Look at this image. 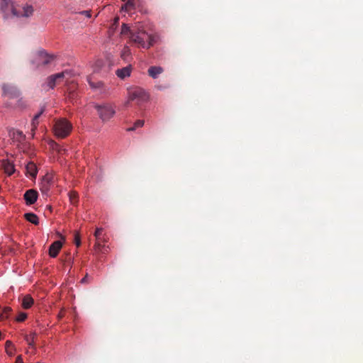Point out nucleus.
Instances as JSON below:
<instances>
[{"label": "nucleus", "mask_w": 363, "mask_h": 363, "mask_svg": "<svg viewBox=\"0 0 363 363\" xmlns=\"http://www.w3.org/2000/svg\"><path fill=\"white\" fill-rule=\"evenodd\" d=\"M6 352L9 356H12L13 354V345L11 341L7 340L5 344Z\"/></svg>", "instance_id": "5701e85b"}, {"label": "nucleus", "mask_w": 363, "mask_h": 363, "mask_svg": "<svg viewBox=\"0 0 363 363\" xmlns=\"http://www.w3.org/2000/svg\"><path fill=\"white\" fill-rule=\"evenodd\" d=\"M131 73V66H127L122 69H118L116 70V75L121 79H125L126 77H129Z\"/></svg>", "instance_id": "ddd939ff"}, {"label": "nucleus", "mask_w": 363, "mask_h": 363, "mask_svg": "<svg viewBox=\"0 0 363 363\" xmlns=\"http://www.w3.org/2000/svg\"><path fill=\"white\" fill-rule=\"evenodd\" d=\"M94 237L96 238V241L107 242V239L105 238L104 235H103L102 228H96L94 233Z\"/></svg>", "instance_id": "f3484780"}, {"label": "nucleus", "mask_w": 363, "mask_h": 363, "mask_svg": "<svg viewBox=\"0 0 363 363\" xmlns=\"http://www.w3.org/2000/svg\"><path fill=\"white\" fill-rule=\"evenodd\" d=\"M26 169L27 173L29 174L31 176V177L35 178L38 173V170L35 163L32 162H28L26 167Z\"/></svg>", "instance_id": "dca6fc26"}, {"label": "nucleus", "mask_w": 363, "mask_h": 363, "mask_svg": "<svg viewBox=\"0 0 363 363\" xmlns=\"http://www.w3.org/2000/svg\"><path fill=\"white\" fill-rule=\"evenodd\" d=\"M45 111V108L44 107L41 108V110L40 111L39 113H38L33 118V121H32V132L34 133L35 129L37 128V126L38 125V118H40V116L43 114V113Z\"/></svg>", "instance_id": "6ab92c4d"}, {"label": "nucleus", "mask_w": 363, "mask_h": 363, "mask_svg": "<svg viewBox=\"0 0 363 363\" xmlns=\"http://www.w3.org/2000/svg\"><path fill=\"white\" fill-rule=\"evenodd\" d=\"M54 183V176L47 173L40 183V189L43 194H47Z\"/></svg>", "instance_id": "0eeeda50"}, {"label": "nucleus", "mask_w": 363, "mask_h": 363, "mask_svg": "<svg viewBox=\"0 0 363 363\" xmlns=\"http://www.w3.org/2000/svg\"><path fill=\"white\" fill-rule=\"evenodd\" d=\"M69 197L71 203L75 204L78 201V194L75 191H71L69 193Z\"/></svg>", "instance_id": "bb28decb"}, {"label": "nucleus", "mask_w": 363, "mask_h": 363, "mask_svg": "<svg viewBox=\"0 0 363 363\" xmlns=\"http://www.w3.org/2000/svg\"><path fill=\"white\" fill-rule=\"evenodd\" d=\"M129 99L136 101L137 103L141 104L149 99V94L140 87H135L129 90Z\"/></svg>", "instance_id": "39448f33"}, {"label": "nucleus", "mask_w": 363, "mask_h": 363, "mask_svg": "<svg viewBox=\"0 0 363 363\" xmlns=\"http://www.w3.org/2000/svg\"><path fill=\"white\" fill-rule=\"evenodd\" d=\"M72 129V125L66 118H60L55 121L53 130L57 138L67 137Z\"/></svg>", "instance_id": "7ed1b4c3"}, {"label": "nucleus", "mask_w": 363, "mask_h": 363, "mask_svg": "<svg viewBox=\"0 0 363 363\" xmlns=\"http://www.w3.org/2000/svg\"><path fill=\"white\" fill-rule=\"evenodd\" d=\"M15 363H23V361L21 355H18L16 357Z\"/></svg>", "instance_id": "2f4dec72"}, {"label": "nucleus", "mask_w": 363, "mask_h": 363, "mask_svg": "<svg viewBox=\"0 0 363 363\" xmlns=\"http://www.w3.org/2000/svg\"><path fill=\"white\" fill-rule=\"evenodd\" d=\"M108 246H106L105 245H103L102 247V250L105 252V253H106L108 252Z\"/></svg>", "instance_id": "72a5a7b5"}, {"label": "nucleus", "mask_w": 363, "mask_h": 363, "mask_svg": "<svg viewBox=\"0 0 363 363\" xmlns=\"http://www.w3.org/2000/svg\"><path fill=\"white\" fill-rule=\"evenodd\" d=\"M130 49L128 47L125 46L124 47L121 52V58L123 60H127L128 57L130 56Z\"/></svg>", "instance_id": "393cba45"}, {"label": "nucleus", "mask_w": 363, "mask_h": 363, "mask_svg": "<svg viewBox=\"0 0 363 363\" xmlns=\"http://www.w3.org/2000/svg\"><path fill=\"white\" fill-rule=\"evenodd\" d=\"M12 309L11 307H4L2 312L0 314V321H3L4 320L7 319Z\"/></svg>", "instance_id": "412c9836"}, {"label": "nucleus", "mask_w": 363, "mask_h": 363, "mask_svg": "<svg viewBox=\"0 0 363 363\" xmlns=\"http://www.w3.org/2000/svg\"><path fill=\"white\" fill-rule=\"evenodd\" d=\"M82 13L84 14V16H86L88 18L91 17V12H90V11H82Z\"/></svg>", "instance_id": "473e14b6"}, {"label": "nucleus", "mask_w": 363, "mask_h": 363, "mask_svg": "<svg viewBox=\"0 0 363 363\" xmlns=\"http://www.w3.org/2000/svg\"><path fill=\"white\" fill-rule=\"evenodd\" d=\"M3 91L5 94L9 95L11 97L16 96L17 95V89L16 87L11 86L9 84H4L2 86Z\"/></svg>", "instance_id": "4468645a"}, {"label": "nucleus", "mask_w": 363, "mask_h": 363, "mask_svg": "<svg viewBox=\"0 0 363 363\" xmlns=\"http://www.w3.org/2000/svg\"><path fill=\"white\" fill-rule=\"evenodd\" d=\"M89 84L92 88H99L103 84L101 82L94 84L91 82L90 80H89Z\"/></svg>", "instance_id": "7c9ffc66"}, {"label": "nucleus", "mask_w": 363, "mask_h": 363, "mask_svg": "<svg viewBox=\"0 0 363 363\" xmlns=\"http://www.w3.org/2000/svg\"><path fill=\"white\" fill-rule=\"evenodd\" d=\"M4 169L5 172L9 175H11L15 171L14 165L9 162L4 164Z\"/></svg>", "instance_id": "4be33fe9"}, {"label": "nucleus", "mask_w": 363, "mask_h": 363, "mask_svg": "<svg viewBox=\"0 0 363 363\" xmlns=\"http://www.w3.org/2000/svg\"><path fill=\"white\" fill-rule=\"evenodd\" d=\"M105 242H106L96 241L94 246V250L96 253H99V252L105 253V252L102 250V247H103V245H104L103 243H105Z\"/></svg>", "instance_id": "b1692460"}, {"label": "nucleus", "mask_w": 363, "mask_h": 363, "mask_svg": "<svg viewBox=\"0 0 363 363\" xmlns=\"http://www.w3.org/2000/svg\"><path fill=\"white\" fill-rule=\"evenodd\" d=\"M33 303L34 300L30 295L28 294L23 297L21 305L24 309L30 308Z\"/></svg>", "instance_id": "2eb2a0df"}, {"label": "nucleus", "mask_w": 363, "mask_h": 363, "mask_svg": "<svg viewBox=\"0 0 363 363\" xmlns=\"http://www.w3.org/2000/svg\"><path fill=\"white\" fill-rule=\"evenodd\" d=\"M135 30H131L130 27L127 25L123 23L121 26V34L123 35H130V32H134Z\"/></svg>", "instance_id": "a878e982"}, {"label": "nucleus", "mask_w": 363, "mask_h": 363, "mask_svg": "<svg viewBox=\"0 0 363 363\" xmlns=\"http://www.w3.org/2000/svg\"><path fill=\"white\" fill-rule=\"evenodd\" d=\"M38 196V194L36 190L28 189L25 192L23 198L27 205H32L37 201Z\"/></svg>", "instance_id": "6e6552de"}, {"label": "nucleus", "mask_w": 363, "mask_h": 363, "mask_svg": "<svg viewBox=\"0 0 363 363\" xmlns=\"http://www.w3.org/2000/svg\"><path fill=\"white\" fill-rule=\"evenodd\" d=\"M27 318V314L23 312H20L16 318V320L18 322H23Z\"/></svg>", "instance_id": "c756f323"}, {"label": "nucleus", "mask_w": 363, "mask_h": 363, "mask_svg": "<svg viewBox=\"0 0 363 363\" xmlns=\"http://www.w3.org/2000/svg\"><path fill=\"white\" fill-rule=\"evenodd\" d=\"M9 135L14 142L19 143H23L26 139V135L22 131L13 128L9 130Z\"/></svg>", "instance_id": "1a4fd4ad"}, {"label": "nucleus", "mask_w": 363, "mask_h": 363, "mask_svg": "<svg viewBox=\"0 0 363 363\" xmlns=\"http://www.w3.org/2000/svg\"><path fill=\"white\" fill-rule=\"evenodd\" d=\"M144 125V121L143 120H138L134 123V125L131 128H128V131H133L135 130L136 128L139 127H142Z\"/></svg>", "instance_id": "cd10ccee"}, {"label": "nucleus", "mask_w": 363, "mask_h": 363, "mask_svg": "<svg viewBox=\"0 0 363 363\" xmlns=\"http://www.w3.org/2000/svg\"><path fill=\"white\" fill-rule=\"evenodd\" d=\"M74 242L75 245H77V247H79L81 245V238H80L79 233L77 231H74Z\"/></svg>", "instance_id": "c85d7f7f"}, {"label": "nucleus", "mask_w": 363, "mask_h": 363, "mask_svg": "<svg viewBox=\"0 0 363 363\" xmlns=\"http://www.w3.org/2000/svg\"><path fill=\"white\" fill-rule=\"evenodd\" d=\"M25 218L34 225L39 223L38 217L33 213H27L24 214Z\"/></svg>", "instance_id": "a211bd4d"}, {"label": "nucleus", "mask_w": 363, "mask_h": 363, "mask_svg": "<svg viewBox=\"0 0 363 363\" xmlns=\"http://www.w3.org/2000/svg\"><path fill=\"white\" fill-rule=\"evenodd\" d=\"M54 60V56L48 54L44 50H40L37 52L35 60L32 61V64L35 68L41 65H47Z\"/></svg>", "instance_id": "423d86ee"}, {"label": "nucleus", "mask_w": 363, "mask_h": 363, "mask_svg": "<svg viewBox=\"0 0 363 363\" xmlns=\"http://www.w3.org/2000/svg\"><path fill=\"white\" fill-rule=\"evenodd\" d=\"M0 10L6 17L10 13L17 17H30L34 11L31 5H15L11 0H0Z\"/></svg>", "instance_id": "f257e3e1"}, {"label": "nucleus", "mask_w": 363, "mask_h": 363, "mask_svg": "<svg viewBox=\"0 0 363 363\" xmlns=\"http://www.w3.org/2000/svg\"><path fill=\"white\" fill-rule=\"evenodd\" d=\"M37 336L35 333H31L29 335H26L25 337L26 341L28 342L30 347H34L35 346V339Z\"/></svg>", "instance_id": "aec40b11"}, {"label": "nucleus", "mask_w": 363, "mask_h": 363, "mask_svg": "<svg viewBox=\"0 0 363 363\" xmlns=\"http://www.w3.org/2000/svg\"><path fill=\"white\" fill-rule=\"evenodd\" d=\"M86 278H87V275H86V276H85V277H84V278L82 279V281H82V283H84V282L86 281Z\"/></svg>", "instance_id": "f704fd0d"}, {"label": "nucleus", "mask_w": 363, "mask_h": 363, "mask_svg": "<svg viewBox=\"0 0 363 363\" xmlns=\"http://www.w3.org/2000/svg\"><path fill=\"white\" fill-rule=\"evenodd\" d=\"M157 89H162L164 88V87H163V86H157Z\"/></svg>", "instance_id": "c9c22d12"}, {"label": "nucleus", "mask_w": 363, "mask_h": 363, "mask_svg": "<svg viewBox=\"0 0 363 363\" xmlns=\"http://www.w3.org/2000/svg\"><path fill=\"white\" fill-rule=\"evenodd\" d=\"M130 4H131V3H130V1H128V5H130Z\"/></svg>", "instance_id": "e433bc0d"}, {"label": "nucleus", "mask_w": 363, "mask_h": 363, "mask_svg": "<svg viewBox=\"0 0 363 363\" xmlns=\"http://www.w3.org/2000/svg\"><path fill=\"white\" fill-rule=\"evenodd\" d=\"M65 72H62L57 73V74H52V75L50 76L47 79L48 86L50 88L53 89L54 86H55L58 80L62 79L65 77Z\"/></svg>", "instance_id": "9b49d317"}, {"label": "nucleus", "mask_w": 363, "mask_h": 363, "mask_svg": "<svg viewBox=\"0 0 363 363\" xmlns=\"http://www.w3.org/2000/svg\"><path fill=\"white\" fill-rule=\"evenodd\" d=\"M62 247V243L60 240L55 241L51 244L49 247V255L51 257H55L57 256L60 250Z\"/></svg>", "instance_id": "9d476101"}, {"label": "nucleus", "mask_w": 363, "mask_h": 363, "mask_svg": "<svg viewBox=\"0 0 363 363\" xmlns=\"http://www.w3.org/2000/svg\"><path fill=\"white\" fill-rule=\"evenodd\" d=\"M130 40L138 44L143 48L148 49L153 45L155 43V38L152 35L147 34L144 30H135L130 32L129 36Z\"/></svg>", "instance_id": "f03ea898"}, {"label": "nucleus", "mask_w": 363, "mask_h": 363, "mask_svg": "<svg viewBox=\"0 0 363 363\" xmlns=\"http://www.w3.org/2000/svg\"><path fill=\"white\" fill-rule=\"evenodd\" d=\"M164 72V69L160 66H151L147 69L148 75L152 79H157Z\"/></svg>", "instance_id": "f8f14e48"}, {"label": "nucleus", "mask_w": 363, "mask_h": 363, "mask_svg": "<svg viewBox=\"0 0 363 363\" xmlns=\"http://www.w3.org/2000/svg\"><path fill=\"white\" fill-rule=\"evenodd\" d=\"M95 108L97 110L99 118L103 121L110 120L116 113L114 107L109 104L95 105Z\"/></svg>", "instance_id": "20e7f679"}]
</instances>
